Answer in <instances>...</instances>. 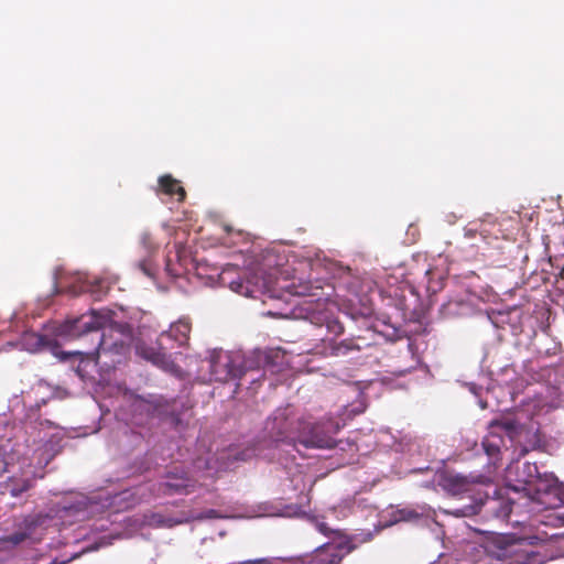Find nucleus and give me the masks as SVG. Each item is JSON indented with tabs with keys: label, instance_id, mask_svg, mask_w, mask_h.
Masks as SVG:
<instances>
[{
	"label": "nucleus",
	"instance_id": "obj_8",
	"mask_svg": "<svg viewBox=\"0 0 564 564\" xmlns=\"http://www.w3.org/2000/svg\"><path fill=\"white\" fill-rule=\"evenodd\" d=\"M37 525L39 523L33 517H24L23 520L17 524V531L0 538V551H11L18 545L31 541Z\"/></svg>",
	"mask_w": 564,
	"mask_h": 564
},
{
	"label": "nucleus",
	"instance_id": "obj_27",
	"mask_svg": "<svg viewBox=\"0 0 564 564\" xmlns=\"http://www.w3.org/2000/svg\"><path fill=\"white\" fill-rule=\"evenodd\" d=\"M417 517V513L413 512V511H410L409 514H408V519L410 518H416Z\"/></svg>",
	"mask_w": 564,
	"mask_h": 564
},
{
	"label": "nucleus",
	"instance_id": "obj_19",
	"mask_svg": "<svg viewBox=\"0 0 564 564\" xmlns=\"http://www.w3.org/2000/svg\"><path fill=\"white\" fill-rule=\"evenodd\" d=\"M326 326H327V329L336 336L340 335L344 332L343 325L337 319L327 321Z\"/></svg>",
	"mask_w": 564,
	"mask_h": 564
},
{
	"label": "nucleus",
	"instance_id": "obj_9",
	"mask_svg": "<svg viewBox=\"0 0 564 564\" xmlns=\"http://www.w3.org/2000/svg\"><path fill=\"white\" fill-rule=\"evenodd\" d=\"M192 330V321L188 316H182L172 323L167 330L160 334L159 339H172L178 347L187 345Z\"/></svg>",
	"mask_w": 564,
	"mask_h": 564
},
{
	"label": "nucleus",
	"instance_id": "obj_26",
	"mask_svg": "<svg viewBox=\"0 0 564 564\" xmlns=\"http://www.w3.org/2000/svg\"><path fill=\"white\" fill-rule=\"evenodd\" d=\"M140 268H141V270H142L145 274H148V275L150 274V273H149V271H148V269H147V267H145V263H144V262H141V263H140Z\"/></svg>",
	"mask_w": 564,
	"mask_h": 564
},
{
	"label": "nucleus",
	"instance_id": "obj_21",
	"mask_svg": "<svg viewBox=\"0 0 564 564\" xmlns=\"http://www.w3.org/2000/svg\"><path fill=\"white\" fill-rule=\"evenodd\" d=\"M9 460L7 457V451L0 446V475L8 470Z\"/></svg>",
	"mask_w": 564,
	"mask_h": 564
},
{
	"label": "nucleus",
	"instance_id": "obj_14",
	"mask_svg": "<svg viewBox=\"0 0 564 564\" xmlns=\"http://www.w3.org/2000/svg\"><path fill=\"white\" fill-rule=\"evenodd\" d=\"M32 487V478L12 476L9 477L6 482V489L14 498L20 497L23 492L30 490Z\"/></svg>",
	"mask_w": 564,
	"mask_h": 564
},
{
	"label": "nucleus",
	"instance_id": "obj_24",
	"mask_svg": "<svg viewBox=\"0 0 564 564\" xmlns=\"http://www.w3.org/2000/svg\"><path fill=\"white\" fill-rule=\"evenodd\" d=\"M54 354L61 359V360H67L70 356H82V351H73V352H65V351H54Z\"/></svg>",
	"mask_w": 564,
	"mask_h": 564
},
{
	"label": "nucleus",
	"instance_id": "obj_22",
	"mask_svg": "<svg viewBox=\"0 0 564 564\" xmlns=\"http://www.w3.org/2000/svg\"><path fill=\"white\" fill-rule=\"evenodd\" d=\"M219 518H223V516L216 509L206 510L197 517V519H200V520H203V519H219Z\"/></svg>",
	"mask_w": 564,
	"mask_h": 564
},
{
	"label": "nucleus",
	"instance_id": "obj_5",
	"mask_svg": "<svg viewBox=\"0 0 564 564\" xmlns=\"http://www.w3.org/2000/svg\"><path fill=\"white\" fill-rule=\"evenodd\" d=\"M209 371L212 379L218 382L240 379L245 373L239 356L223 350L213 352Z\"/></svg>",
	"mask_w": 564,
	"mask_h": 564
},
{
	"label": "nucleus",
	"instance_id": "obj_1",
	"mask_svg": "<svg viewBox=\"0 0 564 564\" xmlns=\"http://www.w3.org/2000/svg\"><path fill=\"white\" fill-rule=\"evenodd\" d=\"M316 529L330 541L319 545L304 556L283 560L279 557H259L238 564H340L343 560L357 549L354 539L340 530L330 529L325 522H317Z\"/></svg>",
	"mask_w": 564,
	"mask_h": 564
},
{
	"label": "nucleus",
	"instance_id": "obj_2",
	"mask_svg": "<svg viewBox=\"0 0 564 564\" xmlns=\"http://www.w3.org/2000/svg\"><path fill=\"white\" fill-rule=\"evenodd\" d=\"M339 425L332 420L322 422H310L303 419L297 423V444L306 448H333L336 446L334 435L338 432Z\"/></svg>",
	"mask_w": 564,
	"mask_h": 564
},
{
	"label": "nucleus",
	"instance_id": "obj_20",
	"mask_svg": "<svg viewBox=\"0 0 564 564\" xmlns=\"http://www.w3.org/2000/svg\"><path fill=\"white\" fill-rule=\"evenodd\" d=\"M512 511V505L509 501H503L500 503L499 510L496 512L497 517L508 518Z\"/></svg>",
	"mask_w": 564,
	"mask_h": 564
},
{
	"label": "nucleus",
	"instance_id": "obj_18",
	"mask_svg": "<svg viewBox=\"0 0 564 564\" xmlns=\"http://www.w3.org/2000/svg\"><path fill=\"white\" fill-rule=\"evenodd\" d=\"M140 243L147 252H153L158 249V243L154 241L152 234L147 230L140 235Z\"/></svg>",
	"mask_w": 564,
	"mask_h": 564
},
{
	"label": "nucleus",
	"instance_id": "obj_7",
	"mask_svg": "<svg viewBox=\"0 0 564 564\" xmlns=\"http://www.w3.org/2000/svg\"><path fill=\"white\" fill-rule=\"evenodd\" d=\"M135 352L141 358L152 362L165 371L176 373L180 370L178 366L173 361L172 356L167 354L166 348L163 347V341L159 340L158 348L144 343H138L135 345Z\"/></svg>",
	"mask_w": 564,
	"mask_h": 564
},
{
	"label": "nucleus",
	"instance_id": "obj_11",
	"mask_svg": "<svg viewBox=\"0 0 564 564\" xmlns=\"http://www.w3.org/2000/svg\"><path fill=\"white\" fill-rule=\"evenodd\" d=\"M194 481L187 477V475L182 474L181 476H177L174 474H169L166 481L160 484L159 490L163 495L167 496L188 495L194 490Z\"/></svg>",
	"mask_w": 564,
	"mask_h": 564
},
{
	"label": "nucleus",
	"instance_id": "obj_13",
	"mask_svg": "<svg viewBox=\"0 0 564 564\" xmlns=\"http://www.w3.org/2000/svg\"><path fill=\"white\" fill-rule=\"evenodd\" d=\"M22 340L24 347L33 352L39 351L43 348H56L54 339L36 333L24 334Z\"/></svg>",
	"mask_w": 564,
	"mask_h": 564
},
{
	"label": "nucleus",
	"instance_id": "obj_25",
	"mask_svg": "<svg viewBox=\"0 0 564 564\" xmlns=\"http://www.w3.org/2000/svg\"><path fill=\"white\" fill-rule=\"evenodd\" d=\"M101 350L102 351L106 350V341L104 340L102 337H99L98 345H97V354H99Z\"/></svg>",
	"mask_w": 564,
	"mask_h": 564
},
{
	"label": "nucleus",
	"instance_id": "obj_4",
	"mask_svg": "<svg viewBox=\"0 0 564 564\" xmlns=\"http://www.w3.org/2000/svg\"><path fill=\"white\" fill-rule=\"evenodd\" d=\"M112 312L100 310L80 315L74 319L67 321L63 325V332L69 337H80L86 333L97 332L100 328L111 325Z\"/></svg>",
	"mask_w": 564,
	"mask_h": 564
},
{
	"label": "nucleus",
	"instance_id": "obj_6",
	"mask_svg": "<svg viewBox=\"0 0 564 564\" xmlns=\"http://www.w3.org/2000/svg\"><path fill=\"white\" fill-rule=\"evenodd\" d=\"M303 419L295 417L290 408L278 409L270 423L269 429L274 434L276 441H284L297 444V423H302Z\"/></svg>",
	"mask_w": 564,
	"mask_h": 564
},
{
	"label": "nucleus",
	"instance_id": "obj_17",
	"mask_svg": "<svg viewBox=\"0 0 564 564\" xmlns=\"http://www.w3.org/2000/svg\"><path fill=\"white\" fill-rule=\"evenodd\" d=\"M357 349L359 347L354 344L351 339L343 340L332 346V354L335 356L346 355L348 351Z\"/></svg>",
	"mask_w": 564,
	"mask_h": 564
},
{
	"label": "nucleus",
	"instance_id": "obj_12",
	"mask_svg": "<svg viewBox=\"0 0 564 564\" xmlns=\"http://www.w3.org/2000/svg\"><path fill=\"white\" fill-rule=\"evenodd\" d=\"M165 194L167 196H176V200L182 203L186 198V192L181 182L170 174L159 177L156 194Z\"/></svg>",
	"mask_w": 564,
	"mask_h": 564
},
{
	"label": "nucleus",
	"instance_id": "obj_10",
	"mask_svg": "<svg viewBox=\"0 0 564 564\" xmlns=\"http://www.w3.org/2000/svg\"><path fill=\"white\" fill-rule=\"evenodd\" d=\"M490 435L489 436H486L484 440H482V447L486 452V454L491 457V458H495L499 455L500 453V446L502 444V438L499 436V435H496L495 433V430H505L506 432H512L514 431L516 429V425L512 421H505V422H500V421H492L490 423Z\"/></svg>",
	"mask_w": 564,
	"mask_h": 564
},
{
	"label": "nucleus",
	"instance_id": "obj_23",
	"mask_svg": "<svg viewBox=\"0 0 564 564\" xmlns=\"http://www.w3.org/2000/svg\"><path fill=\"white\" fill-rule=\"evenodd\" d=\"M453 484L457 486L458 490H465L468 482H467L465 477H463V476H455L453 478Z\"/></svg>",
	"mask_w": 564,
	"mask_h": 564
},
{
	"label": "nucleus",
	"instance_id": "obj_16",
	"mask_svg": "<svg viewBox=\"0 0 564 564\" xmlns=\"http://www.w3.org/2000/svg\"><path fill=\"white\" fill-rule=\"evenodd\" d=\"M262 359L264 361V367L274 370V367L279 365L278 360L283 359V354L280 349H270L262 352Z\"/></svg>",
	"mask_w": 564,
	"mask_h": 564
},
{
	"label": "nucleus",
	"instance_id": "obj_3",
	"mask_svg": "<svg viewBox=\"0 0 564 564\" xmlns=\"http://www.w3.org/2000/svg\"><path fill=\"white\" fill-rule=\"evenodd\" d=\"M522 473L525 475L519 478L525 485H534L536 499L545 508H556L563 503L561 498V488L557 485V479L554 476L545 477L542 479L539 475L536 464L523 463Z\"/></svg>",
	"mask_w": 564,
	"mask_h": 564
},
{
	"label": "nucleus",
	"instance_id": "obj_15",
	"mask_svg": "<svg viewBox=\"0 0 564 564\" xmlns=\"http://www.w3.org/2000/svg\"><path fill=\"white\" fill-rule=\"evenodd\" d=\"M292 293L297 296L313 297L319 304L322 297L319 295L321 288L314 286L312 283H304L300 285H292Z\"/></svg>",
	"mask_w": 564,
	"mask_h": 564
}]
</instances>
